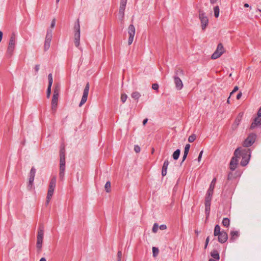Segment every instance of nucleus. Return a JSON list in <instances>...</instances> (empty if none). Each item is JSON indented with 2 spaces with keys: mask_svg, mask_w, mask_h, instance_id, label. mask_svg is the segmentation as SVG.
I'll return each mask as SVG.
<instances>
[{
  "mask_svg": "<svg viewBox=\"0 0 261 261\" xmlns=\"http://www.w3.org/2000/svg\"><path fill=\"white\" fill-rule=\"evenodd\" d=\"M242 158L241 165L242 166H246L249 163L250 158V151L248 149H245L242 151L239 148L236 149L234 152V156L231 159L229 163V168L234 173L229 172V175L231 174L232 178H237L241 174V172L238 170H235L238 165L239 159Z\"/></svg>",
  "mask_w": 261,
  "mask_h": 261,
  "instance_id": "1",
  "label": "nucleus"
},
{
  "mask_svg": "<svg viewBox=\"0 0 261 261\" xmlns=\"http://www.w3.org/2000/svg\"><path fill=\"white\" fill-rule=\"evenodd\" d=\"M65 171V148L61 146L60 150V172L59 177L61 180L64 177Z\"/></svg>",
  "mask_w": 261,
  "mask_h": 261,
  "instance_id": "2",
  "label": "nucleus"
},
{
  "mask_svg": "<svg viewBox=\"0 0 261 261\" xmlns=\"http://www.w3.org/2000/svg\"><path fill=\"white\" fill-rule=\"evenodd\" d=\"M214 235L218 237V241L221 243H225L228 239L227 232L224 230H221L218 224L215 227Z\"/></svg>",
  "mask_w": 261,
  "mask_h": 261,
  "instance_id": "3",
  "label": "nucleus"
},
{
  "mask_svg": "<svg viewBox=\"0 0 261 261\" xmlns=\"http://www.w3.org/2000/svg\"><path fill=\"white\" fill-rule=\"evenodd\" d=\"M15 44L16 37L15 35L13 33L12 34L10 37L8 46L6 53V56L7 58H10L12 56L15 47Z\"/></svg>",
  "mask_w": 261,
  "mask_h": 261,
  "instance_id": "4",
  "label": "nucleus"
},
{
  "mask_svg": "<svg viewBox=\"0 0 261 261\" xmlns=\"http://www.w3.org/2000/svg\"><path fill=\"white\" fill-rule=\"evenodd\" d=\"M59 92L60 89L59 87L56 86L54 89L53 91V96L51 100V111L53 113H55L57 110L58 99L59 97Z\"/></svg>",
  "mask_w": 261,
  "mask_h": 261,
  "instance_id": "5",
  "label": "nucleus"
},
{
  "mask_svg": "<svg viewBox=\"0 0 261 261\" xmlns=\"http://www.w3.org/2000/svg\"><path fill=\"white\" fill-rule=\"evenodd\" d=\"M44 235V227L42 225H40L38 228L37 236V243H36V247L37 249V251L40 252L41 251L42 242H43V238Z\"/></svg>",
  "mask_w": 261,
  "mask_h": 261,
  "instance_id": "6",
  "label": "nucleus"
},
{
  "mask_svg": "<svg viewBox=\"0 0 261 261\" xmlns=\"http://www.w3.org/2000/svg\"><path fill=\"white\" fill-rule=\"evenodd\" d=\"M199 18L200 20L201 29L204 31L208 23V19L202 10H199Z\"/></svg>",
  "mask_w": 261,
  "mask_h": 261,
  "instance_id": "7",
  "label": "nucleus"
},
{
  "mask_svg": "<svg viewBox=\"0 0 261 261\" xmlns=\"http://www.w3.org/2000/svg\"><path fill=\"white\" fill-rule=\"evenodd\" d=\"M224 52V48L222 43H219L216 50L212 54L211 58L216 59L219 58Z\"/></svg>",
  "mask_w": 261,
  "mask_h": 261,
  "instance_id": "8",
  "label": "nucleus"
},
{
  "mask_svg": "<svg viewBox=\"0 0 261 261\" xmlns=\"http://www.w3.org/2000/svg\"><path fill=\"white\" fill-rule=\"evenodd\" d=\"M89 83H87L85 87V88L84 89V92L83 94V96L82 97V99L81 100V102L79 104V107H82V105H83L87 101V97L89 93Z\"/></svg>",
  "mask_w": 261,
  "mask_h": 261,
  "instance_id": "9",
  "label": "nucleus"
},
{
  "mask_svg": "<svg viewBox=\"0 0 261 261\" xmlns=\"http://www.w3.org/2000/svg\"><path fill=\"white\" fill-rule=\"evenodd\" d=\"M135 28L133 24H130L128 28V33L129 35L128 44L130 45L133 42L134 36L135 34Z\"/></svg>",
  "mask_w": 261,
  "mask_h": 261,
  "instance_id": "10",
  "label": "nucleus"
},
{
  "mask_svg": "<svg viewBox=\"0 0 261 261\" xmlns=\"http://www.w3.org/2000/svg\"><path fill=\"white\" fill-rule=\"evenodd\" d=\"M256 139V135L253 134H251L249 135L247 138L244 142V146L245 147H249L252 145Z\"/></svg>",
  "mask_w": 261,
  "mask_h": 261,
  "instance_id": "11",
  "label": "nucleus"
},
{
  "mask_svg": "<svg viewBox=\"0 0 261 261\" xmlns=\"http://www.w3.org/2000/svg\"><path fill=\"white\" fill-rule=\"evenodd\" d=\"M174 81L177 90H181L183 87V84L181 79L177 76H174Z\"/></svg>",
  "mask_w": 261,
  "mask_h": 261,
  "instance_id": "12",
  "label": "nucleus"
},
{
  "mask_svg": "<svg viewBox=\"0 0 261 261\" xmlns=\"http://www.w3.org/2000/svg\"><path fill=\"white\" fill-rule=\"evenodd\" d=\"M241 119H242V115L239 114L236 117V119L234 120V123L232 125L231 128H232V129L233 130H235L237 128V127H238V125H239V124Z\"/></svg>",
  "mask_w": 261,
  "mask_h": 261,
  "instance_id": "13",
  "label": "nucleus"
},
{
  "mask_svg": "<svg viewBox=\"0 0 261 261\" xmlns=\"http://www.w3.org/2000/svg\"><path fill=\"white\" fill-rule=\"evenodd\" d=\"M169 163L168 160H166L164 162L162 169V175L163 176H165L167 174V170Z\"/></svg>",
  "mask_w": 261,
  "mask_h": 261,
  "instance_id": "14",
  "label": "nucleus"
},
{
  "mask_svg": "<svg viewBox=\"0 0 261 261\" xmlns=\"http://www.w3.org/2000/svg\"><path fill=\"white\" fill-rule=\"evenodd\" d=\"M260 117H258L257 116V117L255 118L254 120V122L252 123L250 126V128L251 129H253L257 125H261V118H260Z\"/></svg>",
  "mask_w": 261,
  "mask_h": 261,
  "instance_id": "15",
  "label": "nucleus"
},
{
  "mask_svg": "<svg viewBox=\"0 0 261 261\" xmlns=\"http://www.w3.org/2000/svg\"><path fill=\"white\" fill-rule=\"evenodd\" d=\"M54 190H51V189L48 190L47 196H46V202H45L46 205H48V203H49L50 200L51 199V197L54 194Z\"/></svg>",
  "mask_w": 261,
  "mask_h": 261,
  "instance_id": "16",
  "label": "nucleus"
},
{
  "mask_svg": "<svg viewBox=\"0 0 261 261\" xmlns=\"http://www.w3.org/2000/svg\"><path fill=\"white\" fill-rule=\"evenodd\" d=\"M56 186V177L53 176L50 180L48 189L55 190Z\"/></svg>",
  "mask_w": 261,
  "mask_h": 261,
  "instance_id": "17",
  "label": "nucleus"
},
{
  "mask_svg": "<svg viewBox=\"0 0 261 261\" xmlns=\"http://www.w3.org/2000/svg\"><path fill=\"white\" fill-rule=\"evenodd\" d=\"M80 32L74 33V44L76 47H78L80 45Z\"/></svg>",
  "mask_w": 261,
  "mask_h": 261,
  "instance_id": "18",
  "label": "nucleus"
},
{
  "mask_svg": "<svg viewBox=\"0 0 261 261\" xmlns=\"http://www.w3.org/2000/svg\"><path fill=\"white\" fill-rule=\"evenodd\" d=\"M216 178H214L211 182L209 188L207 190V192L211 193L213 194L214 189L215 188V184L216 182Z\"/></svg>",
  "mask_w": 261,
  "mask_h": 261,
  "instance_id": "19",
  "label": "nucleus"
},
{
  "mask_svg": "<svg viewBox=\"0 0 261 261\" xmlns=\"http://www.w3.org/2000/svg\"><path fill=\"white\" fill-rule=\"evenodd\" d=\"M213 194V193L206 192L204 199V203H211Z\"/></svg>",
  "mask_w": 261,
  "mask_h": 261,
  "instance_id": "20",
  "label": "nucleus"
},
{
  "mask_svg": "<svg viewBox=\"0 0 261 261\" xmlns=\"http://www.w3.org/2000/svg\"><path fill=\"white\" fill-rule=\"evenodd\" d=\"M211 255L213 258L214 259L219 260L220 258L219 253L218 251L216 250H213L211 252Z\"/></svg>",
  "mask_w": 261,
  "mask_h": 261,
  "instance_id": "21",
  "label": "nucleus"
},
{
  "mask_svg": "<svg viewBox=\"0 0 261 261\" xmlns=\"http://www.w3.org/2000/svg\"><path fill=\"white\" fill-rule=\"evenodd\" d=\"M126 6L120 5L119 14L121 16V19L122 20L124 16V11Z\"/></svg>",
  "mask_w": 261,
  "mask_h": 261,
  "instance_id": "22",
  "label": "nucleus"
},
{
  "mask_svg": "<svg viewBox=\"0 0 261 261\" xmlns=\"http://www.w3.org/2000/svg\"><path fill=\"white\" fill-rule=\"evenodd\" d=\"M205 204V213L206 218L209 217L210 210H211V203H204Z\"/></svg>",
  "mask_w": 261,
  "mask_h": 261,
  "instance_id": "23",
  "label": "nucleus"
},
{
  "mask_svg": "<svg viewBox=\"0 0 261 261\" xmlns=\"http://www.w3.org/2000/svg\"><path fill=\"white\" fill-rule=\"evenodd\" d=\"M231 234V240L233 241L239 236V232L238 231H231L230 233Z\"/></svg>",
  "mask_w": 261,
  "mask_h": 261,
  "instance_id": "24",
  "label": "nucleus"
},
{
  "mask_svg": "<svg viewBox=\"0 0 261 261\" xmlns=\"http://www.w3.org/2000/svg\"><path fill=\"white\" fill-rule=\"evenodd\" d=\"M131 96L133 99L138 100L141 97V94L138 91H135L132 93Z\"/></svg>",
  "mask_w": 261,
  "mask_h": 261,
  "instance_id": "25",
  "label": "nucleus"
},
{
  "mask_svg": "<svg viewBox=\"0 0 261 261\" xmlns=\"http://www.w3.org/2000/svg\"><path fill=\"white\" fill-rule=\"evenodd\" d=\"M180 150L179 149H176L172 155L173 158L175 160H177L180 155Z\"/></svg>",
  "mask_w": 261,
  "mask_h": 261,
  "instance_id": "26",
  "label": "nucleus"
},
{
  "mask_svg": "<svg viewBox=\"0 0 261 261\" xmlns=\"http://www.w3.org/2000/svg\"><path fill=\"white\" fill-rule=\"evenodd\" d=\"M175 75L178 76H183L184 75V71L182 69L180 68H177L175 70Z\"/></svg>",
  "mask_w": 261,
  "mask_h": 261,
  "instance_id": "27",
  "label": "nucleus"
},
{
  "mask_svg": "<svg viewBox=\"0 0 261 261\" xmlns=\"http://www.w3.org/2000/svg\"><path fill=\"white\" fill-rule=\"evenodd\" d=\"M50 42L51 40L45 39L44 45V49L45 51H46L49 49L50 45Z\"/></svg>",
  "mask_w": 261,
  "mask_h": 261,
  "instance_id": "28",
  "label": "nucleus"
},
{
  "mask_svg": "<svg viewBox=\"0 0 261 261\" xmlns=\"http://www.w3.org/2000/svg\"><path fill=\"white\" fill-rule=\"evenodd\" d=\"M105 190L107 192H110L111 191V182L110 181H108L105 186Z\"/></svg>",
  "mask_w": 261,
  "mask_h": 261,
  "instance_id": "29",
  "label": "nucleus"
},
{
  "mask_svg": "<svg viewBox=\"0 0 261 261\" xmlns=\"http://www.w3.org/2000/svg\"><path fill=\"white\" fill-rule=\"evenodd\" d=\"M214 11L215 16L216 18L218 17V16L219 15V6H217L215 7L214 8Z\"/></svg>",
  "mask_w": 261,
  "mask_h": 261,
  "instance_id": "30",
  "label": "nucleus"
},
{
  "mask_svg": "<svg viewBox=\"0 0 261 261\" xmlns=\"http://www.w3.org/2000/svg\"><path fill=\"white\" fill-rule=\"evenodd\" d=\"M159 252V250L158 248L155 247H152V255L153 257H156Z\"/></svg>",
  "mask_w": 261,
  "mask_h": 261,
  "instance_id": "31",
  "label": "nucleus"
},
{
  "mask_svg": "<svg viewBox=\"0 0 261 261\" xmlns=\"http://www.w3.org/2000/svg\"><path fill=\"white\" fill-rule=\"evenodd\" d=\"M74 29L75 32H80V26L79 19L77 21V23L74 25Z\"/></svg>",
  "mask_w": 261,
  "mask_h": 261,
  "instance_id": "32",
  "label": "nucleus"
},
{
  "mask_svg": "<svg viewBox=\"0 0 261 261\" xmlns=\"http://www.w3.org/2000/svg\"><path fill=\"white\" fill-rule=\"evenodd\" d=\"M35 174H36V169L34 168V167H32L31 169V171L30 172L29 176L35 178Z\"/></svg>",
  "mask_w": 261,
  "mask_h": 261,
  "instance_id": "33",
  "label": "nucleus"
},
{
  "mask_svg": "<svg viewBox=\"0 0 261 261\" xmlns=\"http://www.w3.org/2000/svg\"><path fill=\"white\" fill-rule=\"evenodd\" d=\"M196 138V135L195 134H192L189 137L188 141L190 143H192L195 141Z\"/></svg>",
  "mask_w": 261,
  "mask_h": 261,
  "instance_id": "34",
  "label": "nucleus"
},
{
  "mask_svg": "<svg viewBox=\"0 0 261 261\" xmlns=\"http://www.w3.org/2000/svg\"><path fill=\"white\" fill-rule=\"evenodd\" d=\"M48 85L50 86H52L53 82V79L51 73H49L48 75Z\"/></svg>",
  "mask_w": 261,
  "mask_h": 261,
  "instance_id": "35",
  "label": "nucleus"
},
{
  "mask_svg": "<svg viewBox=\"0 0 261 261\" xmlns=\"http://www.w3.org/2000/svg\"><path fill=\"white\" fill-rule=\"evenodd\" d=\"M51 86L48 85V87L46 91V97L47 98H49L50 94H51Z\"/></svg>",
  "mask_w": 261,
  "mask_h": 261,
  "instance_id": "36",
  "label": "nucleus"
},
{
  "mask_svg": "<svg viewBox=\"0 0 261 261\" xmlns=\"http://www.w3.org/2000/svg\"><path fill=\"white\" fill-rule=\"evenodd\" d=\"M222 224L226 227H228V218H224L222 221Z\"/></svg>",
  "mask_w": 261,
  "mask_h": 261,
  "instance_id": "37",
  "label": "nucleus"
},
{
  "mask_svg": "<svg viewBox=\"0 0 261 261\" xmlns=\"http://www.w3.org/2000/svg\"><path fill=\"white\" fill-rule=\"evenodd\" d=\"M159 228V225L157 223H154L153 225L152 231L153 232L155 233L157 232Z\"/></svg>",
  "mask_w": 261,
  "mask_h": 261,
  "instance_id": "38",
  "label": "nucleus"
},
{
  "mask_svg": "<svg viewBox=\"0 0 261 261\" xmlns=\"http://www.w3.org/2000/svg\"><path fill=\"white\" fill-rule=\"evenodd\" d=\"M190 148V144H187L185 147L184 153L188 154Z\"/></svg>",
  "mask_w": 261,
  "mask_h": 261,
  "instance_id": "39",
  "label": "nucleus"
},
{
  "mask_svg": "<svg viewBox=\"0 0 261 261\" xmlns=\"http://www.w3.org/2000/svg\"><path fill=\"white\" fill-rule=\"evenodd\" d=\"M127 98V96L126 94H121V100L123 103H124L126 101Z\"/></svg>",
  "mask_w": 261,
  "mask_h": 261,
  "instance_id": "40",
  "label": "nucleus"
},
{
  "mask_svg": "<svg viewBox=\"0 0 261 261\" xmlns=\"http://www.w3.org/2000/svg\"><path fill=\"white\" fill-rule=\"evenodd\" d=\"M239 89V88L238 86H235L233 88V90L229 93V98H230L231 96H232L234 92L237 91Z\"/></svg>",
  "mask_w": 261,
  "mask_h": 261,
  "instance_id": "41",
  "label": "nucleus"
},
{
  "mask_svg": "<svg viewBox=\"0 0 261 261\" xmlns=\"http://www.w3.org/2000/svg\"><path fill=\"white\" fill-rule=\"evenodd\" d=\"M40 68V65L39 64L36 65L34 68L35 69V75H37Z\"/></svg>",
  "mask_w": 261,
  "mask_h": 261,
  "instance_id": "42",
  "label": "nucleus"
},
{
  "mask_svg": "<svg viewBox=\"0 0 261 261\" xmlns=\"http://www.w3.org/2000/svg\"><path fill=\"white\" fill-rule=\"evenodd\" d=\"M34 180V177L29 176V185L28 186H32Z\"/></svg>",
  "mask_w": 261,
  "mask_h": 261,
  "instance_id": "43",
  "label": "nucleus"
},
{
  "mask_svg": "<svg viewBox=\"0 0 261 261\" xmlns=\"http://www.w3.org/2000/svg\"><path fill=\"white\" fill-rule=\"evenodd\" d=\"M159 85L156 83L153 84L152 85V88L155 90H158L159 89Z\"/></svg>",
  "mask_w": 261,
  "mask_h": 261,
  "instance_id": "44",
  "label": "nucleus"
},
{
  "mask_svg": "<svg viewBox=\"0 0 261 261\" xmlns=\"http://www.w3.org/2000/svg\"><path fill=\"white\" fill-rule=\"evenodd\" d=\"M134 150L136 152L138 153L140 151V147L138 145H136L134 146Z\"/></svg>",
  "mask_w": 261,
  "mask_h": 261,
  "instance_id": "45",
  "label": "nucleus"
},
{
  "mask_svg": "<svg viewBox=\"0 0 261 261\" xmlns=\"http://www.w3.org/2000/svg\"><path fill=\"white\" fill-rule=\"evenodd\" d=\"M118 261H120L122 256V252L121 251H119L117 253Z\"/></svg>",
  "mask_w": 261,
  "mask_h": 261,
  "instance_id": "46",
  "label": "nucleus"
},
{
  "mask_svg": "<svg viewBox=\"0 0 261 261\" xmlns=\"http://www.w3.org/2000/svg\"><path fill=\"white\" fill-rule=\"evenodd\" d=\"M55 24H56V19L54 18L51 21V24H50V28L51 29H53L55 27Z\"/></svg>",
  "mask_w": 261,
  "mask_h": 261,
  "instance_id": "47",
  "label": "nucleus"
},
{
  "mask_svg": "<svg viewBox=\"0 0 261 261\" xmlns=\"http://www.w3.org/2000/svg\"><path fill=\"white\" fill-rule=\"evenodd\" d=\"M203 150H201L200 153H199V154L198 155V159H197V160L199 162H200L201 160V158H202V154H203Z\"/></svg>",
  "mask_w": 261,
  "mask_h": 261,
  "instance_id": "48",
  "label": "nucleus"
},
{
  "mask_svg": "<svg viewBox=\"0 0 261 261\" xmlns=\"http://www.w3.org/2000/svg\"><path fill=\"white\" fill-rule=\"evenodd\" d=\"M126 3L127 0H121L120 5L126 6Z\"/></svg>",
  "mask_w": 261,
  "mask_h": 261,
  "instance_id": "49",
  "label": "nucleus"
},
{
  "mask_svg": "<svg viewBox=\"0 0 261 261\" xmlns=\"http://www.w3.org/2000/svg\"><path fill=\"white\" fill-rule=\"evenodd\" d=\"M51 39H52V35H49V34H46V37H45V39L51 40Z\"/></svg>",
  "mask_w": 261,
  "mask_h": 261,
  "instance_id": "50",
  "label": "nucleus"
},
{
  "mask_svg": "<svg viewBox=\"0 0 261 261\" xmlns=\"http://www.w3.org/2000/svg\"><path fill=\"white\" fill-rule=\"evenodd\" d=\"M209 240H210V238H209V237H207L205 240V246H204L205 248H206L207 247Z\"/></svg>",
  "mask_w": 261,
  "mask_h": 261,
  "instance_id": "51",
  "label": "nucleus"
},
{
  "mask_svg": "<svg viewBox=\"0 0 261 261\" xmlns=\"http://www.w3.org/2000/svg\"><path fill=\"white\" fill-rule=\"evenodd\" d=\"M167 228V226L165 224H162L160 226V229L161 230H165Z\"/></svg>",
  "mask_w": 261,
  "mask_h": 261,
  "instance_id": "52",
  "label": "nucleus"
},
{
  "mask_svg": "<svg viewBox=\"0 0 261 261\" xmlns=\"http://www.w3.org/2000/svg\"><path fill=\"white\" fill-rule=\"evenodd\" d=\"M187 155L188 154H186V153H184V155H183V156H182V161H181V164H182V163L186 159L187 157Z\"/></svg>",
  "mask_w": 261,
  "mask_h": 261,
  "instance_id": "53",
  "label": "nucleus"
},
{
  "mask_svg": "<svg viewBox=\"0 0 261 261\" xmlns=\"http://www.w3.org/2000/svg\"><path fill=\"white\" fill-rule=\"evenodd\" d=\"M52 29H47V32H46V34H49V35H52Z\"/></svg>",
  "mask_w": 261,
  "mask_h": 261,
  "instance_id": "54",
  "label": "nucleus"
},
{
  "mask_svg": "<svg viewBox=\"0 0 261 261\" xmlns=\"http://www.w3.org/2000/svg\"><path fill=\"white\" fill-rule=\"evenodd\" d=\"M241 96H242V93H241V92H239L237 95V97H236L237 99H239L241 98Z\"/></svg>",
  "mask_w": 261,
  "mask_h": 261,
  "instance_id": "55",
  "label": "nucleus"
},
{
  "mask_svg": "<svg viewBox=\"0 0 261 261\" xmlns=\"http://www.w3.org/2000/svg\"><path fill=\"white\" fill-rule=\"evenodd\" d=\"M147 121H148V119L147 118H146V119H144L143 121V122H142L143 125H145L146 124V123L147 122Z\"/></svg>",
  "mask_w": 261,
  "mask_h": 261,
  "instance_id": "56",
  "label": "nucleus"
},
{
  "mask_svg": "<svg viewBox=\"0 0 261 261\" xmlns=\"http://www.w3.org/2000/svg\"><path fill=\"white\" fill-rule=\"evenodd\" d=\"M257 116L258 117H261V108L259 109L257 112Z\"/></svg>",
  "mask_w": 261,
  "mask_h": 261,
  "instance_id": "57",
  "label": "nucleus"
},
{
  "mask_svg": "<svg viewBox=\"0 0 261 261\" xmlns=\"http://www.w3.org/2000/svg\"><path fill=\"white\" fill-rule=\"evenodd\" d=\"M3 36V33L2 31H0V42H1Z\"/></svg>",
  "mask_w": 261,
  "mask_h": 261,
  "instance_id": "58",
  "label": "nucleus"
},
{
  "mask_svg": "<svg viewBox=\"0 0 261 261\" xmlns=\"http://www.w3.org/2000/svg\"><path fill=\"white\" fill-rule=\"evenodd\" d=\"M218 0H210L211 3L212 4H215Z\"/></svg>",
  "mask_w": 261,
  "mask_h": 261,
  "instance_id": "59",
  "label": "nucleus"
},
{
  "mask_svg": "<svg viewBox=\"0 0 261 261\" xmlns=\"http://www.w3.org/2000/svg\"><path fill=\"white\" fill-rule=\"evenodd\" d=\"M39 261H46L45 258L44 257H42Z\"/></svg>",
  "mask_w": 261,
  "mask_h": 261,
  "instance_id": "60",
  "label": "nucleus"
},
{
  "mask_svg": "<svg viewBox=\"0 0 261 261\" xmlns=\"http://www.w3.org/2000/svg\"><path fill=\"white\" fill-rule=\"evenodd\" d=\"M195 234H196L197 236H198V234H199V231H198V230H197V229L195 230Z\"/></svg>",
  "mask_w": 261,
  "mask_h": 261,
  "instance_id": "61",
  "label": "nucleus"
},
{
  "mask_svg": "<svg viewBox=\"0 0 261 261\" xmlns=\"http://www.w3.org/2000/svg\"><path fill=\"white\" fill-rule=\"evenodd\" d=\"M244 7H249V5L248 4H244Z\"/></svg>",
  "mask_w": 261,
  "mask_h": 261,
  "instance_id": "62",
  "label": "nucleus"
},
{
  "mask_svg": "<svg viewBox=\"0 0 261 261\" xmlns=\"http://www.w3.org/2000/svg\"><path fill=\"white\" fill-rule=\"evenodd\" d=\"M209 261H216V260L215 259H213V258H210L209 259Z\"/></svg>",
  "mask_w": 261,
  "mask_h": 261,
  "instance_id": "63",
  "label": "nucleus"
},
{
  "mask_svg": "<svg viewBox=\"0 0 261 261\" xmlns=\"http://www.w3.org/2000/svg\"><path fill=\"white\" fill-rule=\"evenodd\" d=\"M256 11H257H257H258V12H261V10H260V9H257Z\"/></svg>",
  "mask_w": 261,
  "mask_h": 261,
  "instance_id": "64",
  "label": "nucleus"
}]
</instances>
